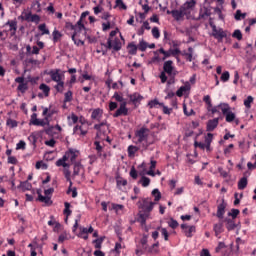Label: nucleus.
<instances>
[{
  "mask_svg": "<svg viewBox=\"0 0 256 256\" xmlns=\"http://www.w3.org/2000/svg\"><path fill=\"white\" fill-rule=\"evenodd\" d=\"M222 249H227V245H225L224 242H219L215 251L216 253H221Z\"/></svg>",
  "mask_w": 256,
  "mask_h": 256,
  "instance_id": "nucleus-62",
  "label": "nucleus"
},
{
  "mask_svg": "<svg viewBox=\"0 0 256 256\" xmlns=\"http://www.w3.org/2000/svg\"><path fill=\"white\" fill-rule=\"evenodd\" d=\"M15 83H19L17 91H19L20 93H26L29 89V85L27 82H25V77L23 76L15 78Z\"/></svg>",
  "mask_w": 256,
  "mask_h": 256,
  "instance_id": "nucleus-8",
  "label": "nucleus"
},
{
  "mask_svg": "<svg viewBox=\"0 0 256 256\" xmlns=\"http://www.w3.org/2000/svg\"><path fill=\"white\" fill-rule=\"evenodd\" d=\"M169 227H171V229H177V227H179V222H177V220L171 218L170 221L168 222Z\"/></svg>",
  "mask_w": 256,
  "mask_h": 256,
  "instance_id": "nucleus-59",
  "label": "nucleus"
},
{
  "mask_svg": "<svg viewBox=\"0 0 256 256\" xmlns=\"http://www.w3.org/2000/svg\"><path fill=\"white\" fill-rule=\"evenodd\" d=\"M234 17L236 21H241V19H245V17H247V13H242L241 10H237Z\"/></svg>",
  "mask_w": 256,
  "mask_h": 256,
  "instance_id": "nucleus-49",
  "label": "nucleus"
},
{
  "mask_svg": "<svg viewBox=\"0 0 256 256\" xmlns=\"http://www.w3.org/2000/svg\"><path fill=\"white\" fill-rule=\"evenodd\" d=\"M254 98L253 96H248L245 100H244V107H246V109H251V103H253Z\"/></svg>",
  "mask_w": 256,
  "mask_h": 256,
  "instance_id": "nucleus-50",
  "label": "nucleus"
},
{
  "mask_svg": "<svg viewBox=\"0 0 256 256\" xmlns=\"http://www.w3.org/2000/svg\"><path fill=\"white\" fill-rule=\"evenodd\" d=\"M6 125L8 126V127H10L11 129H15V127H17V120H13V119H11V118H9L8 120H7V122H6Z\"/></svg>",
  "mask_w": 256,
  "mask_h": 256,
  "instance_id": "nucleus-57",
  "label": "nucleus"
},
{
  "mask_svg": "<svg viewBox=\"0 0 256 256\" xmlns=\"http://www.w3.org/2000/svg\"><path fill=\"white\" fill-rule=\"evenodd\" d=\"M129 99L133 105H137V103H141V100L143 99V96L139 93H134L129 95Z\"/></svg>",
  "mask_w": 256,
  "mask_h": 256,
  "instance_id": "nucleus-23",
  "label": "nucleus"
},
{
  "mask_svg": "<svg viewBox=\"0 0 256 256\" xmlns=\"http://www.w3.org/2000/svg\"><path fill=\"white\" fill-rule=\"evenodd\" d=\"M181 53L182 52L179 48H170L167 51H165L163 48H160L154 52L153 61L161 63V61H165V59H169V57H175V59L179 60Z\"/></svg>",
  "mask_w": 256,
  "mask_h": 256,
  "instance_id": "nucleus-1",
  "label": "nucleus"
},
{
  "mask_svg": "<svg viewBox=\"0 0 256 256\" xmlns=\"http://www.w3.org/2000/svg\"><path fill=\"white\" fill-rule=\"evenodd\" d=\"M211 143H213V134L208 133L205 137V149L208 153H211V151H213V148H211Z\"/></svg>",
  "mask_w": 256,
  "mask_h": 256,
  "instance_id": "nucleus-19",
  "label": "nucleus"
},
{
  "mask_svg": "<svg viewBox=\"0 0 256 256\" xmlns=\"http://www.w3.org/2000/svg\"><path fill=\"white\" fill-rule=\"evenodd\" d=\"M148 47H149V44H147V42H145V40H140V42L138 44L139 51H147Z\"/></svg>",
  "mask_w": 256,
  "mask_h": 256,
  "instance_id": "nucleus-47",
  "label": "nucleus"
},
{
  "mask_svg": "<svg viewBox=\"0 0 256 256\" xmlns=\"http://www.w3.org/2000/svg\"><path fill=\"white\" fill-rule=\"evenodd\" d=\"M67 119L69 121V127H73V125H75L79 121V117L75 115V113H72L70 116L67 117Z\"/></svg>",
  "mask_w": 256,
  "mask_h": 256,
  "instance_id": "nucleus-31",
  "label": "nucleus"
},
{
  "mask_svg": "<svg viewBox=\"0 0 256 256\" xmlns=\"http://www.w3.org/2000/svg\"><path fill=\"white\" fill-rule=\"evenodd\" d=\"M210 27H212V35L215 39H218V41H221L222 39H225L227 37V33L223 31V28H217L215 24L210 23Z\"/></svg>",
  "mask_w": 256,
  "mask_h": 256,
  "instance_id": "nucleus-7",
  "label": "nucleus"
},
{
  "mask_svg": "<svg viewBox=\"0 0 256 256\" xmlns=\"http://www.w3.org/2000/svg\"><path fill=\"white\" fill-rule=\"evenodd\" d=\"M127 117L129 115V109L127 108V102H122L120 104L119 109L113 114L114 118L121 117V116Z\"/></svg>",
  "mask_w": 256,
  "mask_h": 256,
  "instance_id": "nucleus-10",
  "label": "nucleus"
},
{
  "mask_svg": "<svg viewBox=\"0 0 256 256\" xmlns=\"http://www.w3.org/2000/svg\"><path fill=\"white\" fill-rule=\"evenodd\" d=\"M190 90H191V86L189 84H185L184 86H181L176 91V95H177V97H183V93H185V91H190Z\"/></svg>",
  "mask_w": 256,
  "mask_h": 256,
  "instance_id": "nucleus-27",
  "label": "nucleus"
},
{
  "mask_svg": "<svg viewBox=\"0 0 256 256\" xmlns=\"http://www.w3.org/2000/svg\"><path fill=\"white\" fill-rule=\"evenodd\" d=\"M49 75L52 79V81H55L56 83H58L59 81H61V74H59L58 71H50Z\"/></svg>",
  "mask_w": 256,
  "mask_h": 256,
  "instance_id": "nucleus-35",
  "label": "nucleus"
},
{
  "mask_svg": "<svg viewBox=\"0 0 256 256\" xmlns=\"http://www.w3.org/2000/svg\"><path fill=\"white\" fill-rule=\"evenodd\" d=\"M65 155H67L68 159H70L71 163L75 164L77 163V154L73 150H69V152H66Z\"/></svg>",
  "mask_w": 256,
  "mask_h": 256,
  "instance_id": "nucleus-37",
  "label": "nucleus"
},
{
  "mask_svg": "<svg viewBox=\"0 0 256 256\" xmlns=\"http://www.w3.org/2000/svg\"><path fill=\"white\" fill-rule=\"evenodd\" d=\"M65 86V83L63 81L57 82V85L55 86V89L58 93H63V87Z\"/></svg>",
  "mask_w": 256,
  "mask_h": 256,
  "instance_id": "nucleus-58",
  "label": "nucleus"
},
{
  "mask_svg": "<svg viewBox=\"0 0 256 256\" xmlns=\"http://www.w3.org/2000/svg\"><path fill=\"white\" fill-rule=\"evenodd\" d=\"M40 91H42L45 95V97H49V93L51 91V88L45 83L40 84L39 86Z\"/></svg>",
  "mask_w": 256,
  "mask_h": 256,
  "instance_id": "nucleus-38",
  "label": "nucleus"
},
{
  "mask_svg": "<svg viewBox=\"0 0 256 256\" xmlns=\"http://www.w3.org/2000/svg\"><path fill=\"white\" fill-rule=\"evenodd\" d=\"M73 101V92L71 90L64 94V103H71Z\"/></svg>",
  "mask_w": 256,
  "mask_h": 256,
  "instance_id": "nucleus-43",
  "label": "nucleus"
},
{
  "mask_svg": "<svg viewBox=\"0 0 256 256\" xmlns=\"http://www.w3.org/2000/svg\"><path fill=\"white\" fill-rule=\"evenodd\" d=\"M149 128L143 126L135 132V137H137L136 143H141L142 151H147L150 145L155 143V140L149 141Z\"/></svg>",
  "mask_w": 256,
  "mask_h": 256,
  "instance_id": "nucleus-2",
  "label": "nucleus"
},
{
  "mask_svg": "<svg viewBox=\"0 0 256 256\" xmlns=\"http://www.w3.org/2000/svg\"><path fill=\"white\" fill-rule=\"evenodd\" d=\"M38 29H39V31H41V35H49V33H50L46 24H40L38 26Z\"/></svg>",
  "mask_w": 256,
  "mask_h": 256,
  "instance_id": "nucleus-48",
  "label": "nucleus"
},
{
  "mask_svg": "<svg viewBox=\"0 0 256 256\" xmlns=\"http://www.w3.org/2000/svg\"><path fill=\"white\" fill-rule=\"evenodd\" d=\"M232 37L238 41H241L243 39V33H241V30L237 29L232 33Z\"/></svg>",
  "mask_w": 256,
  "mask_h": 256,
  "instance_id": "nucleus-51",
  "label": "nucleus"
},
{
  "mask_svg": "<svg viewBox=\"0 0 256 256\" xmlns=\"http://www.w3.org/2000/svg\"><path fill=\"white\" fill-rule=\"evenodd\" d=\"M52 37L53 43H59V41H61V37H63V34L59 32V30L54 29V31L52 32Z\"/></svg>",
  "mask_w": 256,
  "mask_h": 256,
  "instance_id": "nucleus-30",
  "label": "nucleus"
},
{
  "mask_svg": "<svg viewBox=\"0 0 256 256\" xmlns=\"http://www.w3.org/2000/svg\"><path fill=\"white\" fill-rule=\"evenodd\" d=\"M148 253H151L152 255H157V253H159V241H157L156 243L152 244L148 248Z\"/></svg>",
  "mask_w": 256,
  "mask_h": 256,
  "instance_id": "nucleus-32",
  "label": "nucleus"
},
{
  "mask_svg": "<svg viewBox=\"0 0 256 256\" xmlns=\"http://www.w3.org/2000/svg\"><path fill=\"white\" fill-rule=\"evenodd\" d=\"M124 43L125 39L120 34V38H110L107 40V49L113 51L114 53L117 51H121Z\"/></svg>",
  "mask_w": 256,
  "mask_h": 256,
  "instance_id": "nucleus-4",
  "label": "nucleus"
},
{
  "mask_svg": "<svg viewBox=\"0 0 256 256\" xmlns=\"http://www.w3.org/2000/svg\"><path fill=\"white\" fill-rule=\"evenodd\" d=\"M248 185V180L247 177H242L239 181H238V189L240 191H243V189H245Z\"/></svg>",
  "mask_w": 256,
  "mask_h": 256,
  "instance_id": "nucleus-34",
  "label": "nucleus"
},
{
  "mask_svg": "<svg viewBox=\"0 0 256 256\" xmlns=\"http://www.w3.org/2000/svg\"><path fill=\"white\" fill-rule=\"evenodd\" d=\"M152 37H154V39H159V37H161V32L158 27L152 28Z\"/></svg>",
  "mask_w": 256,
  "mask_h": 256,
  "instance_id": "nucleus-55",
  "label": "nucleus"
},
{
  "mask_svg": "<svg viewBox=\"0 0 256 256\" xmlns=\"http://www.w3.org/2000/svg\"><path fill=\"white\" fill-rule=\"evenodd\" d=\"M67 161H69V156L64 154L62 158L56 161V167H64V169H69L70 165L67 163Z\"/></svg>",
  "mask_w": 256,
  "mask_h": 256,
  "instance_id": "nucleus-15",
  "label": "nucleus"
},
{
  "mask_svg": "<svg viewBox=\"0 0 256 256\" xmlns=\"http://www.w3.org/2000/svg\"><path fill=\"white\" fill-rule=\"evenodd\" d=\"M211 17V6L203 5L199 11V19H207Z\"/></svg>",
  "mask_w": 256,
  "mask_h": 256,
  "instance_id": "nucleus-12",
  "label": "nucleus"
},
{
  "mask_svg": "<svg viewBox=\"0 0 256 256\" xmlns=\"http://www.w3.org/2000/svg\"><path fill=\"white\" fill-rule=\"evenodd\" d=\"M221 112L225 115L226 117V122L227 123H233L235 121V113L231 111V106L227 103H221L219 104Z\"/></svg>",
  "mask_w": 256,
  "mask_h": 256,
  "instance_id": "nucleus-5",
  "label": "nucleus"
},
{
  "mask_svg": "<svg viewBox=\"0 0 256 256\" xmlns=\"http://www.w3.org/2000/svg\"><path fill=\"white\" fill-rule=\"evenodd\" d=\"M101 117H103V110L101 108L94 109L91 114V119L95 121H101Z\"/></svg>",
  "mask_w": 256,
  "mask_h": 256,
  "instance_id": "nucleus-21",
  "label": "nucleus"
},
{
  "mask_svg": "<svg viewBox=\"0 0 256 256\" xmlns=\"http://www.w3.org/2000/svg\"><path fill=\"white\" fill-rule=\"evenodd\" d=\"M152 195L155 201L161 200V192L159 191V189L155 188L154 190H152Z\"/></svg>",
  "mask_w": 256,
  "mask_h": 256,
  "instance_id": "nucleus-53",
  "label": "nucleus"
},
{
  "mask_svg": "<svg viewBox=\"0 0 256 256\" xmlns=\"http://www.w3.org/2000/svg\"><path fill=\"white\" fill-rule=\"evenodd\" d=\"M82 169H83V164H81V162H74V170H73L74 177H77V175L81 173Z\"/></svg>",
  "mask_w": 256,
  "mask_h": 256,
  "instance_id": "nucleus-33",
  "label": "nucleus"
},
{
  "mask_svg": "<svg viewBox=\"0 0 256 256\" xmlns=\"http://www.w3.org/2000/svg\"><path fill=\"white\" fill-rule=\"evenodd\" d=\"M229 77H230L229 71H225L222 73L220 79L221 81H223V83H227V81H229Z\"/></svg>",
  "mask_w": 256,
  "mask_h": 256,
  "instance_id": "nucleus-60",
  "label": "nucleus"
},
{
  "mask_svg": "<svg viewBox=\"0 0 256 256\" xmlns=\"http://www.w3.org/2000/svg\"><path fill=\"white\" fill-rule=\"evenodd\" d=\"M6 25L9 26V31H13V33L17 31V21L15 20L8 21Z\"/></svg>",
  "mask_w": 256,
  "mask_h": 256,
  "instance_id": "nucleus-44",
  "label": "nucleus"
},
{
  "mask_svg": "<svg viewBox=\"0 0 256 256\" xmlns=\"http://www.w3.org/2000/svg\"><path fill=\"white\" fill-rule=\"evenodd\" d=\"M38 201L41 203H45L46 205H53V201H51V196H43L41 195V190H37Z\"/></svg>",
  "mask_w": 256,
  "mask_h": 256,
  "instance_id": "nucleus-18",
  "label": "nucleus"
},
{
  "mask_svg": "<svg viewBox=\"0 0 256 256\" xmlns=\"http://www.w3.org/2000/svg\"><path fill=\"white\" fill-rule=\"evenodd\" d=\"M193 47H189L188 48V52L187 51H183L181 53V56L184 57V59H186V61H193Z\"/></svg>",
  "mask_w": 256,
  "mask_h": 256,
  "instance_id": "nucleus-25",
  "label": "nucleus"
},
{
  "mask_svg": "<svg viewBox=\"0 0 256 256\" xmlns=\"http://www.w3.org/2000/svg\"><path fill=\"white\" fill-rule=\"evenodd\" d=\"M22 189V191H31L33 189V185L29 181H24L21 182L20 185L18 186V189Z\"/></svg>",
  "mask_w": 256,
  "mask_h": 256,
  "instance_id": "nucleus-26",
  "label": "nucleus"
},
{
  "mask_svg": "<svg viewBox=\"0 0 256 256\" xmlns=\"http://www.w3.org/2000/svg\"><path fill=\"white\" fill-rule=\"evenodd\" d=\"M105 125H107V120H104V121L100 122L99 124H95L94 129L96 131H101V128L105 127Z\"/></svg>",
  "mask_w": 256,
  "mask_h": 256,
  "instance_id": "nucleus-63",
  "label": "nucleus"
},
{
  "mask_svg": "<svg viewBox=\"0 0 256 256\" xmlns=\"http://www.w3.org/2000/svg\"><path fill=\"white\" fill-rule=\"evenodd\" d=\"M184 5L188 6L193 11L197 5V0H188L184 3Z\"/></svg>",
  "mask_w": 256,
  "mask_h": 256,
  "instance_id": "nucleus-56",
  "label": "nucleus"
},
{
  "mask_svg": "<svg viewBox=\"0 0 256 256\" xmlns=\"http://www.w3.org/2000/svg\"><path fill=\"white\" fill-rule=\"evenodd\" d=\"M64 177L66 181L70 183V187H73V181H71V171L69 168H64Z\"/></svg>",
  "mask_w": 256,
  "mask_h": 256,
  "instance_id": "nucleus-40",
  "label": "nucleus"
},
{
  "mask_svg": "<svg viewBox=\"0 0 256 256\" xmlns=\"http://www.w3.org/2000/svg\"><path fill=\"white\" fill-rule=\"evenodd\" d=\"M219 125V118H214L212 120H209L207 122L206 131H215L217 129V126Z\"/></svg>",
  "mask_w": 256,
  "mask_h": 256,
  "instance_id": "nucleus-16",
  "label": "nucleus"
},
{
  "mask_svg": "<svg viewBox=\"0 0 256 256\" xmlns=\"http://www.w3.org/2000/svg\"><path fill=\"white\" fill-rule=\"evenodd\" d=\"M164 73L168 75H173V66L172 65H164Z\"/></svg>",
  "mask_w": 256,
  "mask_h": 256,
  "instance_id": "nucleus-61",
  "label": "nucleus"
},
{
  "mask_svg": "<svg viewBox=\"0 0 256 256\" xmlns=\"http://www.w3.org/2000/svg\"><path fill=\"white\" fill-rule=\"evenodd\" d=\"M29 125H34L36 127H45L49 126L48 117H44V119L37 118V113H33L30 117Z\"/></svg>",
  "mask_w": 256,
  "mask_h": 256,
  "instance_id": "nucleus-6",
  "label": "nucleus"
},
{
  "mask_svg": "<svg viewBox=\"0 0 256 256\" xmlns=\"http://www.w3.org/2000/svg\"><path fill=\"white\" fill-rule=\"evenodd\" d=\"M78 131H80V134L84 137V135H87V130H83V127L80 125H76L73 128V134L75 135L76 133H78Z\"/></svg>",
  "mask_w": 256,
  "mask_h": 256,
  "instance_id": "nucleus-45",
  "label": "nucleus"
},
{
  "mask_svg": "<svg viewBox=\"0 0 256 256\" xmlns=\"http://www.w3.org/2000/svg\"><path fill=\"white\" fill-rule=\"evenodd\" d=\"M42 115L43 117H48V121H49V119H51V117L55 115V111L49 110V108H43Z\"/></svg>",
  "mask_w": 256,
  "mask_h": 256,
  "instance_id": "nucleus-39",
  "label": "nucleus"
},
{
  "mask_svg": "<svg viewBox=\"0 0 256 256\" xmlns=\"http://www.w3.org/2000/svg\"><path fill=\"white\" fill-rule=\"evenodd\" d=\"M168 15H172L175 21H183L186 19H191V13H193L192 8L183 4L179 9H174L172 11H167Z\"/></svg>",
  "mask_w": 256,
  "mask_h": 256,
  "instance_id": "nucleus-3",
  "label": "nucleus"
},
{
  "mask_svg": "<svg viewBox=\"0 0 256 256\" xmlns=\"http://www.w3.org/2000/svg\"><path fill=\"white\" fill-rule=\"evenodd\" d=\"M149 215H150L149 212L140 211L138 213V217L136 221L140 223L142 227H145V225L147 224V219H149Z\"/></svg>",
  "mask_w": 256,
  "mask_h": 256,
  "instance_id": "nucleus-13",
  "label": "nucleus"
},
{
  "mask_svg": "<svg viewBox=\"0 0 256 256\" xmlns=\"http://www.w3.org/2000/svg\"><path fill=\"white\" fill-rule=\"evenodd\" d=\"M225 209H227V204L225 200H222V202L217 206L216 217L218 219L223 220L225 217Z\"/></svg>",
  "mask_w": 256,
  "mask_h": 256,
  "instance_id": "nucleus-11",
  "label": "nucleus"
},
{
  "mask_svg": "<svg viewBox=\"0 0 256 256\" xmlns=\"http://www.w3.org/2000/svg\"><path fill=\"white\" fill-rule=\"evenodd\" d=\"M64 210H63V214L65 215V221L67 223L69 217H71V213H73V211L71 210V203L69 202H64Z\"/></svg>",
  "mask_w": 256,
  "mask_h": 256,
  "instance_id": "nucleus-22",
  "label": "nucleus"
},
{
  "mask_svg": "<svg viewBox=\"0 0 256 256\" xmlns=\"http://www.w3.org/2000/svg\"><path fill=\"white\" fill-rule=\"evenodd\" d=\"M203 101L207 105V110L211 111V107H213V104L211 103V96L209 95L204 96Z\"/></svg>",
  "mask_w": 256,
  "mask_h": 256,
  "instance_id": "nucleus-46",
  "label": "nucleus"
},
{
  "mask_svg": "<svg viewBox=\"0 0 256 256\" xmlns=\"http://www.w3.org/2000/svg\"><path fill=\"white\" fill-rule=\"evenodd\" d=\"M181 229H183L186 237H193V233H195V226H188L187 224H181Z\"/></svg>",
  "mask_w": 256,
  "mask_h": 256,
  "instance_id": "nucleus-17",
  "label": "nucleus"
},
{
  "mask_svg": "<svg viewBox=\"0 0 256 256\" xmlns=\"http://www.w3.org/2000/svg\"><path fill=\"white\" fill-rule=\"evenodd\" d=\"M116 7H119L120 9H123L126 11L127 5L123 2V0H116Z\"/></svg>",
  "mask_w": 256,
  "mask_h": 256,
  "instance_id": "nucleus-64",
  "label": "nucleus"
},
{
  "mask_svg": "<svg viewBox=\"0 0 256 256\" xmlns=\"http://www.w3.org/2000/svg\"><path fill=\"white\" fill-rule=\"evenodd\" d=\"M116 185L118 189H121V187H125L127 185V179H123L120 175L116 176Z\"/></svg>",
  "mask_w": 256,
  "mask_h": 256,
  "instance_id": "nucleus-29",
  "label": "nucleus"
},
{
  "mask_svg": "<svg viewBox=\"0 0 256 256\" xmlns=\"http://www.w3.org/2000/svg\"><path fill=\"white\" fill-rule=\"evenodd\" d=\"M139 183H141L142 187H149L151 184V179L147 176H142Z\"/></svg>",
  "mask_w": 256,
  "mask_h": 256,
  "instance_id": "nucleus-42",
  "label": "nucleus"
},
{
  "mask_svg": "<svg viewBox=\"0 0 256 256\" xmlns=\"http://www.w3.org/2000/svg\"><path fill=\"white\" fill-rule=\"evenodd\" d=\"M224 222L226 223V229L228 231H235V229L237 228V224H235V221H233V219L225 218Z\"/></svg>",
  "mask_w": 256,
  "mask_h": 256,
  "instance_id": "nucleus-24",
  "label": "nucleus"
},
{
  "mask_svg": "<svg viewBox=\"0 0 256 256\" xmlns=\"http://www.w3.org/2000/svg\"><path fill=\"white\" fill-rule=\"evenodd\" d=\"M155 207V202L151 201V198H144L142 200L141 209L146 213H151Z\"/></svg>",
  "mask_w": 256,
  "mask_h": 256,
  "instance_id": "nucleus-9",
  "label": "nucleus"
},
{
  "mask_svg": "<svg viewBox=\"0 0 256 256\" xmlns=\"http://www.w3.org/2000/svg\"><path fill=\"white\" fill-rule=\"evenodd\" d=\"M223 223H224L223 220H219L218 223L214 224L213 231L215 232V236H216V237H219V235H220L221 233H223V231H224V229H223Z\"/></svg>",
  "mask_w": 256,
  "mask_h": 256,
  "instance_id": "nucleus-20",
  "label": "nucleus"
},
{
  "mask_svg": "<svg viewBox=\"0 0 256 256\" xmlns=\"http://www.w3.org/2000/svg\"><path fill=\"white\" fill-rule=\"evenodd\" d=\"M137 151H139V147L133 146V145L128 146V156L129 157H134L135 153H137Z\"/></svg>",
  "mask_w": 256,
  "mask_h": 256,
  "instance_id": "nucleus-41",
  "label": "nucleus"
},
{
  "mask_svg": "<svg viewBox=\"0 0 256 256\" xmlns=\"http://www.w3.org/2000/svg\"><path fill=\"white\" fill-rule=\"evenodd\" d=\"M239 213H241V211H239V209H231L230 212H228V217H232V219H237V216L239 215Z\"/></svg>",
  "mask_w": 256,
  "mask_h": 256,
  "instance_id": "nucleus-52",
  "label": "nucleus"
},
{
  "mask_svg": "<svg viewBox=\"0 0 256 256\" xmlns=\"http://www.w3.org/2000/svg\"><path fill=\"white\" fill-rule=\"evenodd\" d=\"M87 15H89V12H83L81 14L80 20L77 22V24L75 26H71V29L73 31H77V29H79V31L85 29V25H83V19H85V17H87Z\"/></svg>",
  "mask_w": 256,
  "mask_h": 256,
  "instance_id": "nucleus-14",
  "label": "nucleus"
},
{
  "mask_svg": "<svg viewBox=\"0 0 256 256\" xmlns=\"http://www.w3.org/2000/svg\"><path fill=\"white\" fill-rule=\"evenodd\" d=\"M137 49H138V46L135 45V42H131L127 46V51L129 55H137Z\"/></svg>",
  "mask_w": 256,
  "mask_h": 256,
  "instance_id": "nucleus-28",
  "label": "nucleus"
},
{
  "mask_svg": "<svg viewBox=\"0 0 256 256\" xmlns=\"http://www.w3.org/2000/svg\"><path fill=\"white\" fill-rule=\"evenodd\" d=\"M163 106V103L159 102V100L157 99H154V100H151L149 103H148V107L150 109H157L159 107Z\"/></svg>",
  "mask_w": 256,
  "mask_h": 256,
  "instance_id": "nucleus-36",
  "label": "nucleus"
},
{
  "mask_svg": "<svg viewBox=\"0 0 256 256\" xmlns=\"http://www.w3.org/2000/svg\"><path fill=\"white\" fill-rule=\"evenodd\" d=\"M103 238H97L95 240H93V244L95 249H101V245H103Z\"/></svg>",
  "mask_w": 256,
  "mask_h": 256,
  "instance_id": "nucleus-54",
  "label": "nucleus"
}]
</instances>
